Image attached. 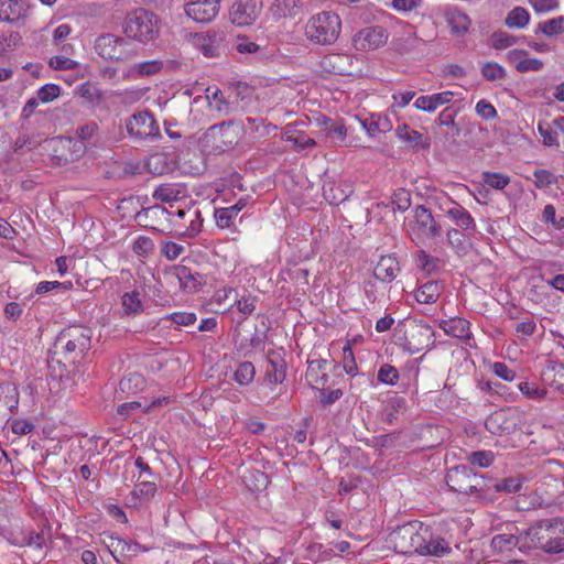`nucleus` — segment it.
I'll use <instances>...</instances> for the list:
<instances>
[{
  "mask_svg": "<svg viewBox=\"0 0 564 564\" xmlns=\"http://www.w3.org/2000/svg\"><path fill=\"white\" fill-rule=\"evenodd\" d=\"M527 538L534 547L546 553L564 551V521L560 518L543 519L525 531Z\"/></svg>",
  "mask_w": 564,
  "mask_h": 564,
  "instance_id": "obj_1",
  "label": "nucleus"
},
{
  "mask_svg": "<svg viewBox=\"0 0 564 564\" xmlns=\"http://www.w3.org/2000/svg\"><path fill=\"white\" fill-rule=\"evenodd\" d=\"M341 20L332 11H323L312 15L305 24V37L318 45L335 43L340 34Z\"/></svg>",
  "mask_w": 564,
  "mask_h": 564,
  "instance_id": "obj_2",
  "label": "nucleus"
},
{
  "mask_svg": "<svg viewBox=\"0 0 564 564\" xmlns=\"http://www.w3.org/2000/svg\"><path fill=\"white\" fill-rule=\"evenodd\" d=\"M160 32V20L151 11L144 8H137L129 12L123 22V33L127 39L148 43L158 37Z\"/></svg>",
  "mask_w": 564,
  "mask_h": 564,
  "instance_id": "obj_3",
  "label": "nucleus"
},
{
  "mask_svg": "<svg viewBox=\"0 0 564 564\" xmlns=\"http://www.w3.org/2000/svg\"><path fill=\"white\" fill-rule=\"evenodd\" d=\"M150 212L156 213L166 212L170 216V221L177 229L178 234L188 238L197 236L203 226V218L199 208L194 203H189L186 206H174L171 205L170 209L154 207L149 209Z\"/></svg>",
  "mask_w": 564,
  "mask_h": 564,
  "instance_id": "obj_4",
  "label": "nucleus"
},
{
  "mask_svg": "<svg viewBox=\"0 0 564 564\" xmlns=\"http://www.w3.org/2000/svg\"><path fill=\"white\" fill-rule=\"evenodd\" d=\"M90 347V330L82 326H72L56 337L53 354L63 355L66 359L75 360Z\"/></svg>",
  "mask_w": 564,
  "mask_h": 564,
  "instance_id": "obj_5",
  "label": "nucleus"
},
{
  "mask_svg": "<svg viewBox=\"0 0 564 564\" xmlns=\"http://www.w3.org/2000/svg\"><path fill=\"white\" fill-rule=\"evenodd\" d=\"M424 538H427L426 527L420 522L405 523L390 533V542L401 554H419L425 543Z\"/></svg>",
  "mask_w": 564,
  "mask_h": 564,
  "instance_id": "obj_6",
  "label": "nucleus"
},
{
  "mask_svg": "<svg viewBox=\"0 0 564 564\" xmlns=\"http://www.w3.org/2000/svg\"><path fill=\"white\" fill-rule=\"evenodd\" d=\"M241 128L232 121L214 124L204 134L205 145L217 152H225L238 143Z\"/></svg>",
  "mask_w": 564,
  "mask_h": 564,
  "instance_id": "obj_7",
  "label": "nucleus"
},
{
  "mask_svg": "<svg viewBox=\"0 0 564 564\" xmlns=\"http://www.w3.org/2000/svg\"><path fill=\"white\" fill-rule=\"evenodd\" d=\"M446 482L455 492L474 495L482 489L484 478L466 466H456L447 473Z\"/></svg>",
  "mask_w": 564,
  "mask_h": 564,
  "instance_id": "obj_8",
  "label": "nucleus"
},
{
  "mask_svg": "<svg viewBox=\"0 0 564 564\" xmlns=\"http://www.w3.org/2000/svg\"><path fill=\"white\" fill-rule=\"evenodd\" d=\"M130 43L128 39L120 37L110 33L98 36L95 41L96 53L111 61H126L133 56L129 50Z\"/></svg>",
  "mask_w": 564,
  "mask_h": 564,
  "instance_id": "obj_9",
  "label": "nucleus"
},
{
  "mask_svg": "<svg viewBox=\"0 0 564 564\" xmlns=\"http://www.w3.org/2000/svg\"><path fill=\"white\" fill-rule=\"evenodd\" d=\"M412 239H437L442 235V227L432 213L424 206L414 208V219L409 223Z\"/></svg>",
  "mask_w": 564,
  "mask_h": 564,
  "instance_id": "obj_10",
  "label": "nucleus"
},
{
  "mask_svg": "<svg viewBox=\"0 0 564 564\" xmlns=\"http://www.w3.org/2000/svg\"><path fill=\"white\" fill-rule=\"evenodd\" d=\"M360 64L358 58L347 53H329L319 63L324 72L339 76H354L360 73Z\"/></svg>",
  "mask_w": 564,
  "mask_h": 564,
  "instance_id": "obj_11",
  "label": "nucleus"
},
{
  "mask_svg": "<svg viewBox=\"0 0 564 564\" xmlns=\"http://www.w3.org/2000/svg\"><path fill=\"white\" fill-rule=\"evenodd\" d=\"M434 332L432 327L423 322L411 324L405 330L403 349L411 355L417 354L434 345Z\"/></svg>",
  "mask_w": 564,
  "mask_h": 564,
  "instance_id": "obj_12",
  "label": "nucleus"
},
{
  "mask_svg": "<svg viewBox=\"0 0 564 564\" xmlns=\"http://www.w3.org/2000/svg\"><path fill=\"white\" fill-rule=\"evenodd\" d=\"M128 134L135 140L155 138L160 134L158 122L153 115L148 111L134 112L126 122Z\"/></svg>",
  "mask_w": 564,
  "mask_h": 564,
  "instance_id": "obj_13",
  "label": "nucleus"
},
{
  "mask_svg": "<svg viewBox=\"0 0 564 564\" xmlns=\"http://www.w3.org/2000/svg\"><path fill=\"white\" fill-rule=\"evenodd\" d=\"M262 0H235L229 10V20L237 26L252 25L262 11Z\"/></svg>",
  "mask_w": 564,
  "mask_h": 564,
  "instance_id": "obj_14",
  "label": "nucleus"
},
{
  "mask_svg": "<svg viewBox=\"0 0 564 564\" xmlns=\"http://www.w3.org/2000/svg\"><path fill=\"white\" fill-rule=\"evenodd\" d=\"M518 426V413L514 409H500L492 412L485 421L486 430L494 435H508Z\"/></svg>",
  "mask_w": 564,
  "mask_h": 564,
  "instance_id": "obj_15",
  "label": "nucleus"
},
{
  "mask_svg": "<svg viewBox=\"0 0 564 564\" xmlns=\"http://www.w3.org/2000/svg\"><path fill=\"white\" fill-rule=\"evenodd\" d=\"M389 39V34L383 26H367L357 32L352 37V44L358 51H372L382 47Z\"/></svg>",
  "mask_w": 564,
  "mask_h": 564,
  "instance_id": "obj_16",
  "label": "nucleus"
},
{
  "mask_svg": "<svg viewBox=\"0 0 564 564\" xmlns=\"http://www.w3.org/2000/svg\"><path fill=\"white\" fill-rule=\"evenodd\" d=\"M186 15L198 23H209L219 13L220 0H186Z\"/></svg>",
  "mask_w": 564,
  "mask_h": 564,
  "instance_id": "obj_17",
  "label": "nucleus"
},
{
  "mask_svg": "<svg viewBox=\"0 0 564 564\" xmlns=\"http://www.w3.org/2000/svg\"><path fill=\"white\" fill-rule=\"evenodd\" d=\"M308 0H274L269 11L275 21L295 19L308 11Z\"/></svg>",
  "mask_w": 564,
  "mask_h": 564,
  "instance_id": "obj_18",
  "label": "nucleus"
},
{
  "mask_svg": "<svg viewBox=\"0 0 564 564\" xmlns=\"http://www.w3.org/2000/svg\"><path fill=\"white\" fill-rule=\"evenodd\" d=\"M283 348L270 349L267 352L268 368L265 370L264 381L269 384H280L286 378V361Z\"/></svg>",
  "mask_w": 564,
  "mask_h": 564,
  "instance_id": "obj_19",
  "label": "nucleus"
},
{
  "mask_svg": "<svg viewBox=\"0 0 564 564\" xmlns=\"http://www.w3.org/2000/svg\"><path fill=\"white\" fill-rule=\"evenodd\" d=\"M171 274L178 280L180 286L187 292L197 291L198 288L206 283V279L203 274L186 265H174L171 270Z\"/></svg>",
  "mask_w": 564,
  "mask_h": 564,
  "instance_id": "obj_20",
  "label": "nucleus"
},
{
  "mask_svg": "<svg viewBox=\"0 0 564 564\" xmlns=\"http://www.w3.org/2000/svg\"><path fill=\"white\" fill-rule=\"evenodd\" d=\"M97 126L95 123L85 124L78 130V135L82 140L80 142H73V140L68 138H57L48 140L47 145L54 151H57L70 149V145L74 144V147H77L76 156H78L84 151L83 141L89 140L94 135Z\"/></svg>",
  "mask_w": 564,
  "mask_h": 564,
  "instance_id": "obj_21",
  "label": "nucleus"
},
{
  "mask_svg": "<svg viewBox=\"0 0 564 564\" xmlns=\"http://www.w3.org/2000/svg\"><path fill=\"white\" fill-rule=\"evenodd\" d=\"M444 17L453 36L463 37L469 33L471 19L467 13L454 8L447 10Z\"/></svg>",
  "mask_w": 564,
  "mask_h": 564,
  "instance_id": "obj_22",
  "label": "nucleus"
},
{
  "mask_svg": "<svg viewBox=\"0 0 564 564\" xmlns=\"http://www.w3.org/2000/svg\"><path fill=\"white\" fill-rule=\"evenodd\" d=\"M265 337V333H259L258 329L250 335L238 334L235 340L236 349L243 357H250L257 349L264 348Z\"/></svg>",
  "mask_w": 564,
  "mask_h": 564,
  "instance_id": "obj_23",
  "label": "nucleus"
},
{
  "mask_svg": "<svg viewBox=\"0 0 564 564\" xmlns=\"http://www.w3.org/2000/svg\"><path fill=\"white\" fill-rule=\"evenodd\" d=\"M454 96L455 94L451 90L420 96L415 99L414 107L425 112H434L440 107L449 104Z\"/></svg>",
  "mask_w": 564,
  "mask_h": 564,
  "instance_id": "obj_24",
  "label": "nucleus"
},
{
  "mask_svg": "<svg viewBox=\"0 0 564 564\" xmlns=\"http://www.w3.org/2000/svg\"><path fill=\"white\" fill-rule=\"evenodd\" d=\"M28 7L23 0H0V20L15 23L26 15Z\"/></svg>",
  "mask_w": 564,
  "mask_h": 564,
  "instance_id": "obj_25",
  "label": "nucleus"
},
{
  "mask_svg": "<svg viewBox=\"0 0 564 564\" xmlns=\"http://www.w3.org/2000/svg\"><path fill=\"white\" fill-rule=\"evenodd\" d=\"M520 542L519 529L516 525L509 528L508 532L492 536L490 546L494 552L507 553L518 546Z\"/></svg>",
  "mask_w": 564,
  "mask_h": 564,
  "instance_id": "obj_26",
  "label": "nucleus"
},
{
  "mask_svg": "<svg viewBox=\"0 0 564 564\" xmlns=\"http://www.w3.org/2000/svg\"><path fill=\"white\" fill-rule=\"evenodd\" d=\"M446 216L455 224L457 229L467 232L476 231L475 219L462 205L454 203L453 206L446 210Z\"/></svg>",
  "mask_w": 564,
  "mask_h": 564,
  "instance_id": "obj_27",
  "label": "nucleus"
},
{
  "mask_svg": "<svg viewBox=\"0 0 564 564\" xmlns=\"http://www.w3.org/2000/svg\"><path fill=\"white\" fill-rule=\"evenodd\" d=\"M395 133L401 141L406 143V145L412 149H429L431 147L430 138L424 137L421 132L411 129L405 123L398 126Z\"/></svg>",
  "mask_w": 564,
  "mask_h": 564,
  "instance_id": "obj_28",
  "label": "nucleus"
},
{
  "mask_svg": "<svg viewBox=\"0 0 564 564\" xmlns=\"http://www.w3.org/2000/svg\"><path fill=\"white\" fill-rule=\"evenodd\" d=\"M426 534L427 538H424L425 543H423L424 545L420 550V555L441 557L451 552L448 542L444 538L434 536L427 527Z\"/></svg>",
  "mask_w": 564,
  "mask_h": 564,
  "instance_id": "obj_29",
  "label": "nucleus"
},
{
  "mask_svg": "<svg viewBox=\"0 0 564 564\" xmlns=\"http://www.w3.org/2000/svg\"><path fill=\"white\" fill-rule=\"evenodd\" d=\"M400 271L399 261L393 256H382L373 269L375 276L382 282H391Z\"/></svg>",
  "mask_w": 564,
  "mask_h": 564,
  "instance_id": "obj_30",
  "label": "nucleus"
},
{
  "mask_svg": "<svg viewBox=\"0 0 564 564\" xmlns=\"http://www.w3.org/2000/svg\"><path fill=\"white\" fill-rule=\"evenodd\" d=\"M163 67V62L159 59L145 61L133 64L123 73V77L128 79H139L143 76H152L159 73Z\"/></svg>",
  "mask_w": 564,
  "mask_h": 564,
  "instance_id": "obj_31",
  "label": "nucleus"
},
{
  "mask_svg": "<svg viewBox=\"0 0 564 564\" xmlns=\"http://www.w3.org/2000/svg\"><path fill=\"white\" fill-rule=\"evenodd\" d=\"M152 196L162 203H177L186 198V189L176 184H163L154 189Z\"/></svg>",
  "mask_w": 564,
  "mask_h": 564,
  "instance_id": "obj_32",
  "label": "nucleus"
},
{
  "mask_svg": "<svg viewBox=\"0 0 564 564\" xmlns=\"http://www.w3.org/2000/svg\"><path fill=\"white\" fill-rule=\"evenodd\" d=\"M246 207V200L239 199L235 205L225 207V208H217L215 210V219L216 224L219 228H229L230 226L235 225V218L238 216V214Z\"/></svg>",
  "mask_w": 564,
  "mask_h": 564,
  "instance_id": "obj_33",
  "label": "nucleus"
},
{
  "mask_svg": "<svg viewBox=\"0 0 564 564\" xmlns=\"http://www.w3.org/2000/svg\"><path fill=\"white\" fill-rule=\"evenodd\" d=\"M322 132L325 135L326 141L332 144H343L347 137V129L340 121H333L327 118H323Z\"/></svg>",
  "mask_w": 564,
  "mask_h": 564,
  "instance_id": "obj_34",
  "label": "nucleus"
},
{
  "mask_svg": "<svg viewBox=\"0 0 564 564\" xmlns=\"http://www.w3.org/2000/svg\"><path fill=\"white\" fill-rule=\"evenodd\" d=\"M440 326L447 335L458 339H469L470 337L469 323L464 318L442 321Z\"/></svg>",
  "mask_w": 564,
  "mask_h": 564,
  "instance_id": "obj_35",
  "label": "nucleus"
},
{
  "mask_svg": "<svg viewBox=\"0 0 564 564\" xmlns=\"http://www.w3.org/2000/svg\"><path fill=\"white\" fill-rule=\"evenodd\" d=\"M364 129L368 135L376 137L379 133L389 132L392 129V124L387 117L371 115L369 118L361 121Z\"/></svg>",
  "mask_w": 564,
  "mask_h": 564,
  "instance_id": "obj_36",
  "label": "nucleus"
},
{
  "mask_svg": "<svg viewBox=\"0 0 564 564\" xmlns=\"http://www.w3.org/2000/svg\"><path fill=\"white\" fill-rule=\"evenodd\" d=\"M441 294V286L437 281H429L421 285L415 292V300L422 304L435 303Z\"/></svg>",
  "mask_w": 564,
  "mask_h": 564,
  "instance_id": "obj_37",
  "label": "nucleus"
},
{
  "mask_svg": "<svg viewBox=\"0 0 564 564\" xmlns=\"http://www.w3.org/2000/svg\"><path fill=\"white\" fill-rule=\"evenodd\" d=\"M283 139L291 143L297 151L316 145L315 140L308 137L305 132L291 130L290 128H286Z\"/></svg>",
  "mask_w": 564,
  "mask_h": 564,
  "instance_id": "obj_38",
  "label": "nucleus"
},
{
  "mask_svg": "<svg viewBox=\"0 0 564 564\" xmlns=\"http://www.w3.org/2000/svg\"><path fill=\"white\" fill-rule=\"evenodd\" d=\"M405 409V400L402 397L394 395L387 400L383 409V422L392 424L400 412Z\"/></svg>",
  "mask_w": 564,
  "mask_h": 564,
  "instance_id": "obj_39",
  "label": "nucleus"
},
{
  "mask_svg": "<svg viewBox=\"0 0 564 564\" xmlns=\"http://www.w3.org/2000/svg\"><path fill=\"white\" fill-rule=\"evenodd\" d=\"M530 21V14L522 7L513 8L505 19V24L509 29H523Z\"/></svg>",
  "mask_w": 564,
  "mask_h": 564,
  "instance_id": "obj_40",
  "label": "nucleus"
},
{
  "mask_svg": "<svg viewBox=\"0 0 564 564\" xmlns=\"http://www.w3.org/2000/svg\"><path fill=\"white\" fill-rule=\"evenodd\" d=\"M208 104L212 108H214L219 113L228 115L231 111V105L230 102L225 98L224 93L216 88L212 90L210 88L207 89V96H206Z\"/></svg>",
  "mask_w": 564,
  "mask_h": 564,
  "instance_id": "obj_41",
  "label": "nucleus"
},
{
  "mask_svg": "<svg viewBox=\"0 0 564 564\" xmlns=\"http://www.w3.org/2000/svg\"><path fill=\"white\" fill-rule=\"evenodd\" d=\"M256 376V368L251 361H242L238 365L234 380L240 386L250 384Z\"/></svg>",
  "mask_w": 564,
  "mask_h": 564,
  "instance_id": "obj_42",
  "label": "nucleus"
},
{
  "mask_svg": "<svg viewBox=\"0 0 564 564\" xmlns=\"http://www.w3.org/2000/svg\"><path fill=\"white\" fill-rule=\"evenodd\" d=\"M216 36V33L212 34L210 32H208L206 35H195V43L206 57H214L217 55V47L215 45Z\"/></svg>",
  "mask_w": 564,
  "mask_h": 564,
  "instance_id": "obj_43",
  "label": "nucleus"
},
{
  "mask_svg": "<svg viewBox=\"0 0 564 564\" xmlns=\"http://www.w3.org/2000/svg\"><path fill=\"white\" fill-rule=\"evenodd\" d=\"M524 478L520 475L508 477L501 480L496 481L492 487L498 492H507V494H513L521 490L522 485L524 482Z\"/></svg>",
  "mask_w": 564,
  "mask_h": 564,
  "instance_id": "obj_44",
  "label": "nucleus"
},
{
  "mask_svg": "<svg viewBox=\"0 0 564 564\" xmlns=\"http://www.w3.org/2000/svg\"><path fill=\"white\" fill-rule=\"evenodd\" d=\"M463 231L464 230L457 228H451L446 232L448 245L454 248L457 253H465L467 251V240Z\"/></svg>",
  "mask_w": 564,
  "mask_h": 564,
  "instance_id": "obj_45",
  "label": "nucleus"
},
{
  "mask_svg": "<svg viewBox=\"0 0 564 564\" xmlns=\"http://www.w3.org/2000/svg\"><path fill=\"white\" fill-rule=\"evenodd\" d=\"M538 31L546 36L560 35L564 32V17H557L538 25Z\"/></svg>",
  "mask_w": 564,
  "mask_h": 564,
  "instance_id": "obj_46",
  "label": "nucleus"
},
{
  "mask_svg": "<svg viewBox=\"0 0 564 564\" xmlns=\"http://www.w3.org/2000/svg\"><path fill=\"white\" fill-rule=\"evenodd\" d=\"M122 306L127 314H139L143 310L140 293L127 292L122 295Z\"/></svg>",
  "mask_w": 564,
  "mask_h": 564,
  "instance_id": "obj_47",
  "label": "nucleus"
},
{
  "mask_svg": "<svg viewBox=\"0 0 564 564\" xmlns=\"http://www.w3.org/2000/svg\"><path fill=\"white\" fill-rule=\"evenodd\" d=\"M491 46L495 50H505L512 45H514L518 41V37L514 35H511L505 31H496L490 36Z\"/></svg>",
  "mask_w": 564,
  "mask_h": 564,
  "instance_id": "obj_48",
  "label": "nucleus"
},
{
  "mask_svg": "<svg viewBox=\"0 0 564 564\" xmlns=\"http://www.w3.org/2000/svg\"><path fill=\"white\" fill-rule=\"evenodd\" d=\"M105 543L115 557L117 554L124 555L131 551L130 543L117 535H109Z\"/></svg>",
  "mask_w": 564,
  "mask_h": 564,
  "instance_id": "obj_49",
  "label": "nucleus"
},
{
  "mask_svg": "<svg viewBox=\"0 0 564 564\" xmlns=\"http://www.w3.org/2000/svg\"><path fill=\"white\" fill-rule=\"evenodd\" d=\"M481 75L489 82L503 79L507 73L502 66L495 62H487L481 67Z\"/></svg>",
  "mask_w": 564,
  "mask_h": 564,
  "instance_id": "obj_50",
  "label": "nucleus"
},
{
  "mask_svg": "<svg viewBox=\"0 0 564 564\" xmlns=\"http://www.w3.org/2000/svg\"><path fill=\"white\" fill-rule=\"evenodd\" d=\"M482 182L495 189H503L510 183V177L501 173L484 172Z\"/></svg>",
  "mask_w": 564,
  "mask_h": 564,
  "instance_id": "obj_51",
  "label": "nucleus"
},
{
  "mask_svg": "<svg viewBox=\"0 0 564 564\" xmlns=\"http://www.w3.org/2000/svg\"><path fill=\"white\" fill-rule=\"evenodd\" d=\"M421 39H419L415 34H410L404 37H400L394 41V48L400 54H408L417 48Z\"/></svg>",
  "mask_w": 564,
  "mask_h": 564,
  "instance_id": "obj_52",
  "label": "nucleus"
},
{
  "mask_svg": "<svg viewBox=\"0 0 564 564\" xmlns=\"http://www.w3.org/2000/svg\"><path fill=\"white\" fill-rule=\"evenodd\" d=\"M495 455L491 451H476L468 454V462L480 468L488 467L492 464Z\"/></svg>",
  "mask_w": 564,
  "mask_h": 564,
  "instance_id": "obj_53",
  "label": "nucleus"
},
{
  "mask_svg": "<svg viewBox=\"0 0 564 564\" xmlns=\"http://www.w3.org/2000/svg\"><path fill=\"white\" fill-rule=\"evenodd\" d=\"M378 380L382 383L394 386L399 380V372L393 366L386 364L378 371Z\"/></svg>",
  "mask_w": 564,
  "mask_h": 564,
  "instance_id": "obj_54",
  "label": "nucleus"
},
{
  "mask_svg": "<svg viewBox=\"0 0 564 564\" xmlns=\"http://www.w3.org/2000/svg\"><path fill=\"white\" fill-rule=\"evenodd\" d=\"M538 131L545 147H557V133L546 122H539Z\"/></svg>",
  "mask_w": 564,
  "mask_h": 564,
  "instance_id": "obj_55",
  "label": "nucleus"
},
{
  "mask_svg": "<svg viewBox=\"0 0 564 564\" xmlns=\"http://www.w3.org/2000/svg\"><path fill=\"white\" fill-rule=\"evenodd\" d=\"M185 251L184 246L176 243L174 241H165L162 243L161 253L167 260H175L183 254Z\"/></svg>",
  "mask_w": 564,
  "mask_h": 564,
  "instance_id": "obj_56",
  "label": "nucleus"
},
{
  "mask_svg": "<svg viewBox=\"0 0 564 564\" xmlns=\"http://www.w3.org/2000/svg\"><path fill=\"white\" fill-rule=\"evenodd\" d=\"M544 64L541 59L523 57L522 61L516 64V69L519 73L538 72L543 68Z\"/></svg>",
  "mask_w": 564,
  "mask_h": 564,
  "instance_id": "obj_57",
  "label": "nucleus"
},
{
  "mask_svg": "<svg viewBox=\"0 0 564 564\" xmlns=\"http://www.w3.org/2000/svg\"><path fill=\"white\" fill-rule=\"evenodd\" d=\"M165 318L180 326L193 325L197 319L196 314L192 312H174L169 314Z\"/></svg>",
  "mask_w": 564,
  "mask_h": 564,
  "instance_id": "obj_58",
  "label": "nucleus"
},
{
  "mask_svg": "<svg viewBox=\"0 0 564 564\" xmlns=\"http://www.w3.org/2000/svg\"><path fill=\"white\" fill-rule=\"evenodd\" d=\"M61 88L55 84H46L37 90V99L50 102L59 96Z\"/></svg>",
  "mask_w": 564,
  "mask_h": 564,
  "instance_id": "obj_59",
  "label": "nucleus"
},
{
  "mask_svg": "<svg viewBox=\"0 0 564 564\" xmlns=\"http://www.w3.org/2000/svg\"><path fill=\"white\" fill-rule=\"evenodd\" d=\"M519 390L527 398L534 399V400H541L546 394V390L545 389H540L538 386H535L534 383H530V382H521L519 384Z\"/></svg>",
  "mask_w": 564,
  "mask_h": 564,
  "instance_id": "obj_60",
  "label": "nucleus"
},
{
  "mask_svg": "<svg viewBox=\"0 0 564 564\" xmlns=\"http://www.w3.org/2000/svg\"><path fill=\"white\" fill-rule=\"evenodd\" d=\"M154 248L153 241L148 237H139L132 246V250L138 256L147 257L149 253L152 252Z\"/></svg>",
  "mask_w": 564,
  "mask_h": 564,
  "instance_id": "obj_61",
  "label": "nucleus"
},
{
  "mask_svg": "<svg viewBox=\"0 0 564 564\" xmlns=\"http://www.w3.org/2000/svg\"><path fill=\"white\" fill-rule=\"evenodd\" d=\"M417 265L427 273L434 271L437 267V259L427 254L424 250L416 253Z\"/></svg>",
  "mask_w": 564,
  "mask_h": 564,
  "instance_id": "obj_62",
  "label": "nucleus"
},
{
  "mask_svg": "<svg viewBox=\"0 0 564 564\" xmlns=\"http://www.w3.org/2000/svg\"><path fill=\"white\" fill-rule=\"evenodd\" d=\"M48 64L52 68L61 70H70L78 66L77 62L61 55L51 57Z\"/></svg>",
  "mask_w": 564,
  "mask_h": 564,
  "instance_id": "obj_63",
  "label": "nucleus"
},
{
  "mask_svg": "<svg viewBox=\"0 0 564 564\" xmlns=\"http://www.w3.org/2000/svg\"><path fill=\"white\" fill-rule=\"evenodd\" d=\"M323 193L324 196L329 199L330 204L338 205L343 203L347 198V194H345L343 191L340 193L335 192L334 184L332 183H325L323 185Z\"/></svg>",
  "mask_w": 564,
  "mask_h": 564,
  "instance_id": "obj_64",
  "label": "nucleus"
}]
</instances>
